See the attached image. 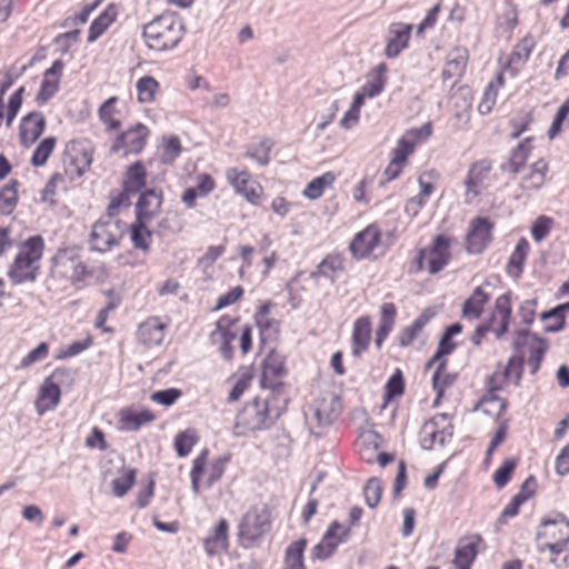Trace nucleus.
Returning <instances> with one entry per match:
<instances>
[{"mask_svg":"<svg viewBox=\"0 0 569 569\" xmlns=\"http://www.w3.org/2000/svg\"><path fill=\"white\" fill-rule=\"evenodd\" d=\"M166 325L157 317L148 318L137 332L138 340L146 346H158L164 339Z\"/></svg>","mask_w":569,"mask_h":569,"instance_id":"obj_23","label":"nucleus"},{"mask_svg":"<svg viewBox=\"0 0 569 569\" xmlns=\"http://www.w3.org/2000/svg\"><path fill=\"white\" fill-rule=\"evenodd\" d=\"M477 557V545L467 539H461L455 550L453 565L457 569H470Z\"/></svg>","mask_w":569,"mask_h":569,"instance_id":"obj_33","label":"nucleus"},{"mask_svg":"<svg viewBox=\"0 0 569 569\" xmlns=\"http://www.w3.org/2000/svg\"><path fill=\"white\" fill-rule=\"evenodd\" d=\"M415 147L416 144L412 142V140H410L403 134L401 139L398 141L396 149L393 150L392 160H396L405 164L408 156L413 152Z\"/></svg>","mask_w":569,"mask_h":569,"instance_id":"obj_64","label":"nucleus"},{"mask_svg":"<svg viewBox=\"0 0 569 569\" xmlns=\"http://www.w3.org/2000/svg\"><path fill=\"white\" fill-rule=\"evenodd\" d=\"M46 128V119L41 112L33 111L23 117L20 124V141L23 146L36 142Z\"/></svg>","mask_w":569,"mask_h":569,"instance_id":"obj_21","label":"nucleus"},{"mask_svg":"<svg viewBox=\"0 0 569 569\" xmlns=\"http://www.w3.org/2000/svg\"><path fill=\"white\" fill-rule=\"evenodd\" d=\"M148 222L147 220H138L136 218L134 222L130 226V238L133 247L144 252L149 251L152 238V231L147 227Z\"/></svg>","mask_w":569,"mask_h":569,"instance_id":"obj_31","label":"nucleus"},{"mask_svg":"<svg viewBox=\"0 0 569 569\" xmlns=\"http://www.w3.org/2000/svg\"><path fill=\"white\" fill-rule=\"evenodd\" d=\"M387 66L385 62L379 63L375 68V76L372 80H369L363 87L362 90L369 98H373L383 90L386 82H387Z\"/></svg>","mask_w":569,"mask_h":569,"instance_id":"obj_48","label":"nucleus"},{"mask_svg":"<svg viewBox=\"0 0 569 569\" xmlns=\"http://www.w3.org/2000/svg\"><path fill=\"white\" fill-rule=\"evenodd\" d=\"M397 316V308L392 302H385L380 307V323L376 336L387 338L392 331Z\"/></svg>","mask_w":569,"mask_h":569,"instance_id":"obj_45","label":"nucleus"},{"mask_svg":"<svg viewBox=\"0 0 569 569\" xmlns=\"http://www.w3.org/2000/svg\"><path fill=\"white\" fill-rule=\"evenodd\" d=\"M158 88L159 83L153 77L146 76L140 78L137 82L138 100L141 103L152 102Z\"/></svg>","mask_w":569,"mask_h":569,"instance_id":"obj_51","label":"nucleus"},{"mask_svg":"<svg viewBox=\"0 0 569 569\" xmlns=\"http://www.w3.org/2000/svg\"><path fill=\"white\" fill-rule=\"evenodd\" d=\"M147 171L141 161L132 163L126 172L122 183L123 191L129 196H133L146 187Z\"/></svg>","mask_w":569,"mask_h":569,"instance_id":"obj_26","label":"nucleus"},{"mask_svg":"<svg viewBox=\"0 0 569 569\" xmlns=\"http://www.w3.org/2000/svg\"><path fill=\"white\" fill-rule=\"evenodd\" d=\"M506 409V401L496 393H485L473 410H480L490 418H499Z\"/></svg>","mask_w":569,"mask_h":569,"instance_id":"obj_37","label":"nucleus"},{"mask_svg":"<svg viewBox=\"0 0 569 569\" xmlns=\"http://www.w3.org/2000/svg\"><path fill=\"white\" fill-rule=\"evenodd\" d=\"M446 365L447 360H441V362L435 365L437 368L431 378L433 391H445L452 387L457 380V373L447 372Z\"/></svg>","mask_w":569,"mask_h":569,"instance_id":"obj_47","label":"nucleus"},{"mask_svg":"<svg viewBox=\"0 0 569 569\" xmlns=\"http://www.w3.org/2000/svg\"><path fill=\"white\" fill-rule=\"evenodd\" d=\"M38 271L39 267L31 262L30 259H22V257L17 256L8 276L14 284H20L27 281H34Z\"/></svg>","mask_w":569,"mask_h":569,"instance_id":"obj_25","label":"nucleus"},{"mask_svg":"<svg viewBox=\"0 0 569 569\" xmlns=\"http://www.w3.org/2000/svg\"><path fill=\"white\" fill-rule=\"evenodd\" d=\"M436 316V312L432 308H426L416 319L415 321L403 328L399 336L398 341L399 346L408 347L412 343L417 335L423 329L427 323Z\"/></svg>","mask_w":569,"mask_h":569,"instance_id":"obj_28","label":"nucleus"},{"mask_svg":"<svg viewBox=\"0 0 569 569\" xmlns=\"http://www.w3.org/2000/svg\"><path fill=\"white\" fill-rule=\"evenodd\" d=\"M468 52L466 49L455 48L448 53L446 64L442 69L445 81L461 77L467 66Z\"/></svg>","mask_w":569,"mask_h":569,"instance_id":"obj_27","label":"nucleus"},{"mask_svg":"<svg viewBox=\"0 0 569 569\" xmlns=\"http://www.w3.org/2000/svg\"><path fill=\"white\" fill-rule=\"evenodd\" d=\"M154 420V415L148 409H127L122 411V423L129 430H139L143 425Z\"/></svg>","mask_w":569,"mask_h":569,"instance_id":"obj_36","label":"nucleus"},{"mask_svg":"<svg viewBox=\"0 0 569 569\" xmlns=\"http://www.w3.org/2000/svg\"><path fill=\"white\" fill-rule=\"evenodd\" d=\"M530 138L521 141L511 152L508 161L501 164L502 171H509L513 176L520 172L530 154Z\"/></svg>","mask_w":569,"mask_h":569,"instance_id":"obj_29","label":"nucleus"},{"mask_svg":"<svg viewBox=\"0 0 569 569\" xmlns=\"http://www.w3.org/2000/svg\"><path fill=\"white\" fill-rule=\"evenodd\" d=\"M449 238L443 234H438L432 244L427 251L428 254V271L436 274L441 271L450 260Z\"/></svg>","mask_w":569,"mask_h":569,"instance_id":"obj_20","label":"nucleus"},{"mask_svg":"<svg viewBox=\"0 0 569 569\" xmlns=\"http://www.w3.org/2000/svg\"><path fill=\"white\" fill-rule=\"evenodd\" d=\"M542 343L543 340L538 338L537 335L531 333L528 329L516 332L512 342L513 349L518 353L523 355L526 352L525 348L529 347V365L532 367V372L539 368L542 356L546 352V347Z\"/></svg>","mask_w":569,"mask_h":569,"instance_id":"obj_13","label":"nucleus"},{"mask_svg":"<svg viewBox=\"0 0 569 569\" xmlns=\"http://www.w3.org/2000/svg\"><path fill=\"white\" fill-rule=\"evenodd\" d=\"M489 295L486 293L481 287H477L472 295L463 302L462 315L467 318L478 319L482 311L483 306L488 302Z\"/></svg>","mask_w":569,"mask_h":569,"instance_id":"obj_32","label":"nucleus"},{"mask_svg":"<svg viewBox=\"0 0 569 569\" xmlns=\"http://www.w3.org/2000/svg\"><path fill=\"white\" fill-rule=\"evenodd\" d=\"M522 372V360L520 357H511L508 363L499 367L487 379V391H500L511 383L518 385Z\"/></svg>","mask_w":569,"mask_h":569,"instance_id":"obj_10","label":"nucleus"},{"mask_svg":"<svg viewBox=\"0 0 569 569\" xmlns=\"http://www.w3.org/2000/svg\"><path fill=\"white\" fill-rule=\"evenodd\" d=\"M381 481L378 478H371L367 480L366 487H363V499L369 508H377L381 500Z\"/></svg>","mask_w":569,"mask_h":569,"instance_id":"obj_56","label":"nucleus"},{"mask_svg":"<svg viewBox=\"0 0 569 569\" xmlns=\"http://www.w3.org/2000/svg\"><path fill=\"white\" fill-rule=\"evenodd\" d=\"M490 170L491 163L487 160H481L471 164L465 179L466 203H471L486 188L485 180L488 178Z\"/></svg>","mask_w":569,"mask_h":569,"instance_id":"obj_16","label":"nucleus"},{"mask_svg":"<svg viewBox=\"0 0 569 569\" xmlns=\"http://www.w3.org/2000/svg\"><path fill=\"white\" fill-rule=\"evenodd\" d=\"M186 32L182 20L174 13H163L143 27L142 36L149 49L167 51L176 48Z\"/></svg>","mask_w":569,"mask_h":569,"instance_id":"obj_1","label":"nucleus"},{"mask_svg":"<svg viewBox=\"0 0 569 569\" xmlns=\"http://www.w3.org/2000/svg\"><path fill=\"white\" fill-rule=\"evenodd\" d=\"M352 356L359 358L369 347L371 340V319L368 316L358 318L352 330Z\"/></svg>","mask_w":569,"mask_h":569,"instance_id":"obj_22","label":"nucleus"},{"mask_svg":"<svg viewBox=\"0 0 569 569\" xmlns=\"http://www.w3.org/2000/svg\"><path fill=\"white\" fill-rule=\"evenodd\" d=\"M569 114V97L565 100V102L558 108L556 116L552 120V123L548 130V137L553 139L561 131L563 121Z\"/></svg>","mask_w":569,"mask_h":569,"instance_id":"obj_60","label":"nucleus"},{"mask_svg":"<svg viewBox=\"0 0 569 569\" xmlns=\"http://www.w3.org/2000/svg\"><path fill=\"white\" fill-rule=\"evenodd\" d=\"M56 142L57 140L54 137L44 138L33 151L31 164L34 167L44 166L56 147Z\"/></svg>","mask_w":569,"mask_h":569,"instance_id":"obj_52","label":"nucleus"},{"mask_svg":"<svg viewBox=\"0 0 569 569\" xmlns=\"http://www.w3.org/2000/svg\"><path fill=\"white\" fill-rule=\"evenodd\" d=\"M20 182L17 179H11L0 190V213L10 214L18 203V187Z\"/></svg>","mask_w":569,"mask_h":569,"instance_id":"obj_35","label":"nucleus"},{"mask_svg":"<svg viewBox=\"0 0 569 569\" xmlns=\"http://www.w3.org/2000/svg\"><path fill=\"white\" fill-rule=\"evenodd\" d=\"M198 435L194 429H186L176 436L174 449L179 457H186L190 453L193 446L197 443Z\"/></svg>","mask_w":569,"mask_h":569,"instance_id":"obj_50","label":"nucleus"},{"mask_svg":"<svg viewBox=\"0 0 569 569\" xmlns=\"http://www.w3.org/2000/svg\"><path fill=\"white\" fill-rule=\"evenodd\" d=\"M59 89V80H51L48 78H43L40 90L36 97L38 103L43 104L49 101Z\"/></svg>","mask_w":569,"mask_h":569,"instance_id":"obj_63","label":"nucleus"},{"mask_svg":"<svg viewBox=\"0 0 569 569\" xmlns=\"http://www.w3.org/2000/svg\"><path fill=\"white\" fill-rule=\"evenodd\" d=\"M493 223L488 218L477 217L471 220L467 233L466 247L469 253L479 254L492 240Z\"/></svg>","mask_w":569,"mask_h":569,"instance_id":"obj_11","label":"nucleus"},{"mask_svg":"<svg viewBox=\"0 0 569 569\" xmlns=\"http://www.w3.org/2000/svg\"><path fill=\"white\" fill-rule=\"evenodd\" d=\"M528 251L529 242L525 238H521L517 242L508 261L507 271L510 276L519 277L522 273Z\"/></svg>","mask_w":569,"mask_h":569,"instance_id":"obj_34","label":"nucleus"},{"mask_svg":"<svg viewBox=\"0 0 569 569\" xmlns=\"http://www.w3.org/2000/svg\"><path fill=\"white\" fill-rule=\"evenodd\" d=\"M126 230L127 224L122 220L100 217L91 228L89 236L90 249L101 253L110 251L120 244Z\"/></svg>","mask_w":569,"mask_h":569,"instance_id":"obj_4","label":"nucleus"},{"mask_svg":"<svg viewBox=\"0 0 569 569\" xmlns=\"http://www.w3.org/2000/svg\"><path fill=\"white\" fill-rule=\"evenodd\" d=\"M517 467V459L516 458H509L502 462V466L496 470L493 475V481L496 487L498 489H502L506 487L508 479H510V475L513 472L515 468Z\"/></svg>","mask_w":569,"mask_h":569,"instance_id":"obj_59","label":"nucleus"},{"mask_svg":"<svg viewBox=\"0 0 569 569\" xmlns=\"http://www.w3.org/2000/svg\"><path fill=\"white\" fill-rule=\"evenodd\" d=\"M116 101L117 97H110L99 108V118L104 124H107L109 130H118L120 128V121L112 118V106L116 103Z\"/></svg>","mask_w":569,"mask_h":569,"instance_id":"obj_58","label":"nucleus"},{"mask_svg":"<svg viewBox=\"0 0 569 569\" xmlns=\"http://www.w3.org/2000/svg\"><path fill=\"white\" fill-rule=\"evenodd\" d=\"M136 481V470L134 469H126L123 470L122 476L112 480V492L116 497H122L131 490V487Z\"/></svg>","mask_w":569,"mask_h":569,"instance_id":"obj_54","label":"nucleus"},{"mask_svg":"<svg viewBox=\"0 0 569 569\" xmlns=\"http://www.w3.org/2000/svg\"><path fill=\"white\" fill-rule=\"evenodd\" d=\"M74 378V370L58 368L44 380L39 391H64L72 387Z\"/></svg>","mask_w":569,"mask_h":569,"instance_id":"obj_24","label":"nucleus"},{"mask_svg":"<svg viewBox=\"0 0 569 569\" xmlns=\"http://www.w3.org/2000/svg\"><path fill=\"white\" fill-rule=\"evenodd\" d=\"M181 153V144L178 137L172 136L167 139L163 144V152L161 156V161L163 163H171L174 159L179 157Z\"/></svg>","mask_w":569,"mask_h":569,"instance_id":"obj_61","label":"nucleus"},{"mask_svg":"<svg viewBox=\"0 0 569 569\" xmlns=\"http://www.w3.org/2000/svg\"><path fill=\"white\" fill-rule=\"evenodd\" d=\"M61 401V393H38L34 399L36 412L43 416L54 410Z\"/></svg>","mask_w":569,"mask_h":569,"instance_id":"obj_55","label":"nucleus"},{"mask_svg":"<svg viewBox=\"0 0 569 569\" xmlns=\"http://www.w3.org/2000/svg\"><path fill=\"white\" fill-rule=\"evenodd\" d=\"M411 31L412 24L401 22L391 23L385 54L390 59L397 58L401 51L408 47Z\"/></svg>","mask_w":569,"mask_h":569,"instance_id":"obj_19","label":"nucleus"},{"mask_svg":"<svg viewBox=\"0 0 569 569\" xmlns=\"http://www.w3.org/2000/svg\"><path fill=\"white\" fill-rule=\"evenodd\" d=\"M44 249L43 238L39 234L28 238L22 247L18 257L22 259H30L34 264L41 259Z\"/></svg>","mask_w":569,"mask_h":569,"instance_id":"obj_42","label":"nucleus"},{"mask_svg":"<svg viewBox=\"0 0 569 569\" xmlns=\"http://www.w3.org/2000/svg\"><path fill=\"white\" fill-rule=\"evenodd\" d=\"M236 333H210V341L212 345L219 346V352L224 360H231L233 357L232 341L236 339Z\"/></svg>","mask_w":569,"mask_h":569,"instance_id":"obj_53","label":"nucleus"},{"mask_svg":"<svg viewBox=\"0 0 569 569\" xmlns=\"http://www.w3.org/2000/svg\"><path fill=\"white\" fill-rule=\"evenodd\" d=\"M278 393L254 395L246 402L237 416V427L240 433L262 428L268 418H279L282 407L277 406Z\"/></svg>","mask_w":569,"mask_h":569,"instance_id":"obj_2","label":"nucleus"},{"mask_svg":"<svg viewBox=\"0 0 569 569\" xmlns=\"http://www.w3.org/2000/svg\"><path fill=\"white\" fill-rule=\"evenodd\" d=\"M93 147L89 140H72L66 147L64 164L73 167L74 173L82 176L92 163Z\"/></svg>","mask_w":569,"mask_h":569,"instance_id":"obj_9","label":"nucleus"},{"mask_svg":"<svg viewBox=\"0 0 569 569\" xmlns=\"http://www.w3.org/2000/svg\"><path fill=\"white\" fill-rule=\"evenodd\" d=\"M306 540L298 539L286 548L284 569H305L303 553Z\"/></svg>","mask_w":569,"mask_h":569,"instance_id":"obj_38","label":"nucleus"},{"mask_svg":"<svg viewBox=\"0 0 569 569\" xmlns=\"http://www.w3.org/2000/svg\"><path fill=\"white\" fill-rule=\"evenodd\" d=\"M44 249L43 238L39 234L28 238L22 247L18 257L22 259H30L34 264L41 259Z\"/></svg>","mask_w":569,"mask_h":569,"instance_id":"obj_43","label":"nucleus"},{"mask_svg":"<svg viewBox=\"0 0 569 569\" xmlns=\"http://www.w3.org/2000/svg\"><path fill=\"white\" fill-rule=\"evenodd\" d=\"M287 376L283 356L270 349L267 358L262 362L260 375V387L272 391L282 387V378Z\"/></svg>","mask_w":569,"mask_h":569,"instance_id":"obj_8","label":"nucleus"},{"mask_svg":"<svg viewBox=\"0 0 569 569\" xmlns=\"http://www.w3.org/2000/svg\"><path fill=\"white\" fill-rule=\"evenodd\" d=\"M44 249L43 238L39 234L28 238L22 247L18 257L22 259H30L34 264L41 259Z\"/></svg>","mask_w":569,"mask_h":569,"instance_id":"obj_44","label":"nucleus"},{"mask_svg":"<svg viewBox=\"0 0 569 569\" xmlns=\"http://www.w3.org/2000/svg\"><path fill=\"white\" fill-rule=\"evenodd\" d=\"M552 219L546 216H540L536 219L531 227V236L537 241L543 240L550 232Z\"/></svg>","mask_w":569,"mask_h":569,"instance_id":"obj_62","label":"nucleus"},{"mask_svg":"<svg viewBox=\"0 0 569 569\" xmlns=\"http://www.w3.org/2000/svg\"><path fill=\"white\" fill-rule=\"evenodd\" d=\"M342 410L341 396L339 393H318L313 401L305 409V423L316 438L322 435V430L330 427Z\"/></svg>","mask_w":569,"mask_h":569,"instance_id":"obj_3","label":"nucleus"},{"mask_svg":"<svg viewBox=\"0 0 569 569\" xmlns=\"http://www.w3.org/2000/svg\"><path fill=\"white\" fill-rule=\"evenodd\" d=\"M343 269V258L339 254H330L319 263L317 273L333 282Z\"/></svg>","mask_w":569,"mask_h":569,"instance_id":"obj_46","label":"nucleus"},{"mask_svg":"<svg viewBox=\"0 0 569 569\" xmlns=\"http://www.w3.org/2000/svg\"><path fill=\"white\" fill-rule=\"evenodd\" d=\"M228 523L226 519H220L218 526L214 529V536L209 537L204 540V548H207V552L209 556H212L218 550H223L227 548L228 540Z\"/></svg>","mask_w":569,"mask_h":569,"instance_id":"obj_41","label":"nucleus"},{"mask_svg":"<svg viewBox=\"0 0 569 569\" xmlns=\"http://www.w3.org/2000/svg\"><path fill=\"white\" fill-rule=\"evenodd\" d=\"M456 343L452 341V338L446 333H442L438 349L432 358L427 362V368H431L437 362H441V360H446L445 357L449 356L456 349Z\"/></svg>","mask_w":569,"mask_h":569,"instance_id":"obj_57","label":"nucleus"},{"mask_svg":"<svg viewBox=\"0 0 569 569\" xmlns=\"http://www.w3.org/2000/svg\"><path fill=\"white\" fill-rule=\"evenodd\" d=\"M349 536V528H343L337 521H333L327 529L322 540L311 550V558L325 561L329 559L340 542Z\"/></svg>","mask_w":569,"mask_h":569,"instance_id":"obj_14","label":"nucleus"},{"mask_svg":"<svg viewBox=\"0 0 569 569\" xmlns=\"http://www.w3.org/2000/svg\"><path fill=\"white\" fill-rule=\"evenodd\" d=\"M269 513L264 506L253 507L246 511L240 523V537L254 542L268 530Z\"/></svg>","mask_w":569,"mask_h":569,"instance_id":"obj_7","label":"nucleus"},{"mask_svg":"<svg viewBox=\"0 0 569 569\" xmlns=\"http://www.w3.org/2000/svg\"><path fill=\"white\" fill-rule=\"evenodd\" d=\"M116 8L113 6H108L99 17L91 22L88 32V42H94L99 37H101L109 26L116 20Z\"/></svg>","mask_w":569,"mask_h":569,"instance_id":"obj_30","label":"nucleus"},{"mask_svg":"<svg viewBox=\"0 0 569 569\" xmlns=\"http://www.w3.org/2000/svg\"><path fill=\"white\" fill-rule=\"evenodd\" d=\"M226 177L238 194L243 196L250 203H258L261 187L251 179L247 170L238 171L236 168H229Z\"/></svg>","mask_w":569,"mask_h":569,"instance_id":"obj_15","label":"nucleus"},{"mask_svg":"<svg viewBox=\"0 0 569 569\" xmlns=\"http://www.w3.org/2000/svg\"><path fill=\"white\" fill-rule=\"evenodd\" d=\"M163 192L161 189L150 188L140 193L136 203V218L138 220L151 221L161 209Z\"/></svg>","mask_w":569,"mask_h":569,"instance_id":"obj_17","label":"nucleus"},{"mask_svg":"<svg viewBox=\"0 0 569 569\" xmlns=\"http://www.w3.org/2000/svg\"><path fill=\"white\" fill-rule=\"evenodd\" d=\"M336 180V174L331 171L312 179L303 190V196L308 199L316 200L323 194L327 187H331Z\"/></svg>","mask_w":569,"mask_h":569,"instance_id":"obj_39","label":"nucleus"},{"mask_svg":"<svg viewBox=\"0 0 569 569\" xmlns=\"http://www.w3.org/2000/svg\"><path fill=\"white\" fill-rule=\"evenodd\" d=\"M380 230L378 227L370 224L362 231L358 232L350 243V251L357 259H362L372 253L373 249L380 241Z\"/></svg>","mask_w":569,"mask_h":569,"instance_id":"obj_18","label":"nucleus"},{"mask_svg":"<svg viewBox=\"0 0 569 569\" xmlns=\"http://www.w3.org/2000/svg\"><path fill=\"white\" fill-rule=\"evenodd\" d=\"M536 541H538V550L541 552L549 550L552 553L550 562L556 563V556L569 551V522L565 520L542 522L536 535Z\"/></svg>","mask_w":569,"mask_h":569,"instance_id":"obj_5","label":"nucleus"},{"mask_svg":"<svg viewBox=\"0 0 569 569\" xmlns=\"http://www.w3.org/2000/svg\"><path fill=\"white\" fill-rule=\"evenodd\" d=\"M272 147L273 141L269 138H263L259 143L249 146L246 156L254 159L261 166H267L270 161V151Z\"/></svg>","mask_w":569,"mask_h":569,"instance_id":"obj_49","label":"nucleus"},{"mask_svg":"<svg viewBox=\"0 0 569 569\" xmlns=\"http://www.w3.org/2000/svg\"><path fill=\"white\" fill-rule=\"evenodd\" d=\"M148 134V128L142 123H137L118 136L111 147V152L116 153L123 150L124 154H137L143 150Z\"/></svg>","mask_w":569,"mask_h":569,"instance_id":"obj_12","label":"nucleus"},{"mask_svg":"<svg viewBox=\"0 0 569 569\" xmlns=\"http://www.w3.org/2000/svg\"><path fill=\"white\" fill-rule=\"evenodd\" d=\"M270 312V303H263L258 312L256 313V322L260 328V342L264 345L273 335L277 333V328L272 320L268 319L267 316Z\"/></svg>","mask_w":569,"mask_h":569,"instance_id":"obj_40","label":"nucleus"},{"mask_svg":"<svg viewBox=\"0 0 569 569\" xmlns=\"http://www.w3.org/2000/svg\"><path fill=\"white\" fill-rule=\"evenodd\" d=\"M495 310L501 317L500 326L498 328L492 327L493 317L490 319L488 323L480 325L476 328L473 335L471 336V342L475 346H479L487 335L488 331L493 330L496 337L500 339L509 328L510 318H511V292L508 291L496 299Z\"/></svg>","mask_w":569,"mask_h":569,"instance_id":"obj_6","label":"nucleus"}]
</instances>
